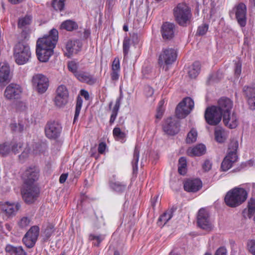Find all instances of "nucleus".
<instances>
[{
    "label": "nucleus",
    "mask_w": 255,
    "mask_h": 255,
    "mask_svg": "<svg viewBox=\"0 0 255 255\" xmlns=\"http://www.w3.org/2000/svg\"><path fill=\"white\" fill-rule=\"evenodd\" d=\"M58 39V32L57 29L53 28L49 34L43 37L39 38L37 41L36 46L45 48L46 49H53Z\"/></svg>",
    "instance_id": "5"
},
{
    "label": "nucleus",
    "mask_w": 255,
    "mask_h": 255,
    "mask_svg": "<svg viewBox=\"0 0 255 255\" xmlns=\"http://www.w3.org/2000/svg\"><path fill=\"white\" fill-rule=\"evenodd\" d=\"M65 0H53L52 6L56 10L61 11L63 9Z\"/></svg>",
    "instance_id": "51"
},
{
    "label": "nucleus",
    "mask_w": 255,
    "mask_h": 255,
    "mask_svg": "<svg viewBox=\"0 0 255 255\" xmlns=\"http://www.w3.org/2000/svg\"><path fill=\"white\" fill-rule=\"evenodd\" d=\"M105 239V236L102 235H95L94 234H90L89 236V240L90 241L96 240V243H94V245L95 246L99 247L101 243Z\"/></svg>",
    "instance_id": "47"
},
{
    "label": "nucleus",
    "mask_w": 255,
    "mask_h": 255,
    "mask_svg": "<svg viewBox=\"0 0 255 255\" xmlns=\"http://www.w3.org/2000/svg\"><path fill=\"white\" fill-rule=\"evenodd\" d=\"M248 102L250 109L254 110L255 109V96L253 97L248 98Z\"/></svg>",
    "instance_id": "62"
},
{
    "label": "nucleus",
    "mask_w": 255,
    "mask_h": 255,
    "mask_svg": "<svg viewBox=\"0 0 255 255\" xmlns=\"http://www.w3.org/2000/svg\"><path fill=\"white\" fill-rule=\"evenodd\" d=\"M198 225L200 228H201L203 230H204L208 232L210 231L213 228L212 225L211 223L209 218L205 220H203L202 223L198 224Z\"/></svg>",
    "instance_id": "44"
},
{
    "label": "nucleus",
    "mask_w": 255,
    "mask_h": 255,
    "mask_svg": "<svg viewBox=\"0 0 255 255\" xmlns=\"http://www.w3.org/2000/svg\"><path fill=\"white\" fill-rule=\"evenodd\" d=\"M215 255H227V250L224 247H220L216 251Z\"/></svg>",
    "instance_id": "64"
},
{
    "label": "nucleus",
    "mask_w": 255,
    "mask_h": 255,
    "mask_svg": "<svg viewBox=\"0 0 255 255\" xmlns=\"http://www.w3.org/2000/svg\"><path fill=\"white\" fill-rule=\"evenodd\" d=\"M187 162L184 157H181L178 161V172L181 175H185L186 173Z\"/></svg>",
    "instance_id": "37"
},
{
    "label": "nucleus",
    "mask_w": 255,
    "mask_h": 255,
    "mask_svg": "<svg viewBox=\"0 0 255 255\" xmlns=\"http://www.w3.org/2000/svg\"><path fill=\"white\" fill-rule=\"evenodd\" d=\"M54 226L52 224L48 223L46 227L44 229L43 232L44 237V241L48 240L54 233Z\"/></svg>",
    "instance_id": "35"
},
{
    "label": "nucleus",
    "mask_w": 255,
    "mask_h": 255,
    "mask_svg": "<svg viewBox=\"0 0 255 255\" xmlns=\"http://www.w3.org/2000/svg\"><path fill=\"white\" fill-rule=\"evenodd\" d=\"M139 148L136 146L134 148L133 153V158L132 161L133 173L134 174L137 172L138 167L137 163L139 159Z\"/></svg>",
    "instance_id": "34"
},
{
    "label": "nucleus",
    "mask_w": 255,
    "mask_h": 255,
    "mask_svg": "<svg viewBox=\"0 0 255 255\" xmlns=\"http://www.w3.org/2000/svg\"><path fill=\"white\" fill-rule=\"evenodd\" d=\"M244 94L246 95L247 98L253 97L255 96V88L249 87L245 86L243 89Z\"/></svg>",
    "instance_id": "53"
},
{
    "label": "nucleus",
    "mask_w": 255,
    "mask_h": 255,
    "mask_svg": "<svg viewBox=\"0 0 255 255\" xmlns=\"http://www.w3.org/2000/svg\"><path fill=\"white\" fill-rule=\"evenodd\" d=\"M61 28L67 31H72L78 28V25L72 20H67L62 22L61 25Z\"/></svg>",
    "instance_id": "33"
},
{
    "label": "nucleus",
    "mask_w": 255,
    "mask_h": 255,
    "mask_svg": "<svg viewBox=\"0 0 255 255\" xmlns=\"http://www.w3.org/2000/svg\"><path fill=\"white\" fill-rule=\"evenodd\" d=\"M197 132L194 129H192L188 133L186 138V142L188 143H191L195 142L197 139Z\"/></svg>",
    "instance_id": "49"
},
{
    "label": "nucleus",
    "mask_w": 255,
    "mask_h": 255,
    "mask_svg": "<svg viewBox=\"0 0 255 255\" xmlns=\"http://www.w3.org/2000/svg\"><path fill=\"white\" fill-rule=\"evenodd\" d=\"M11 151L9 142H4L0 144V154L4 156L7 155Z\"/></svg>",
    "instance_id": "45"
},
{
    "label": "nucleus",
    "mask_w": 255,
    "mask_h": 255,
    "mask_svg": "<svg viewBox=\"0 0 255 255\" xmlns=\"http://www.w3.org/2000/svg\"><path fill=\"white\" fill-rule=\"evenodd\" d=\"M173 15L176 22L182 26L190 22L192 15L190 8L184 2L177 4L173 9Z\"/></svg>",
    "instance_id": "2"
},
{
    "label": "nucleus",
    "mask_w": 255,
    "mask_h": 255,
    "mask_svg": "<svg viewBox=\"0 0 255 255\" xmlns=\"http://www.w3.org/2000/svg\"><path fill=\"white\" fill-rule=\"evenodd\" d=\"M39 170L35 166L27 168L22 174L24 184H34L39 177Z\"/></svg>",
    "instance_id": "10"
},
{
    "label": "nucleus",
    "mask_w": 255,
    "mask_h": 255,
    "mask_svg": "<svg viewBox=\"0 0 255 255\" xmlns=\"http://www.w3.org/2000/svg\"><path fill=\"white\" fill-rule=\"evenodd\" d=\"M208 29V25L207 24H203L202 25L199 26L197 34L199 35H204Z\"/></svg>",
    "instance_id": "58"
},
{
    "label": "nucleus",
    "mask_w": 255,
    "mask_h": 255,
    "mask_svg": "<svg viewBox=\"0 0 255 255\" xmlns=\"http://www.w3.org/2000/svg\"><path fill=\"white\" fill-rule=\"evenodd\" d=\"M181 105H183L188 110H190V112L194 107V101L191 98L187 97L184 98L183 100L180 103V106Z\"/></svg>",
    "instance_id": "43"
},
{
    "label": "nucleus",
    "mask_w": 255,
    "mask_h": 255,
    "mask_svg": "<svg viewBox=\"0 0 255 255\" xmlns=\"http://www.w3.org/2000/svg\"><path fill=\"white\" fill-rule=\"evenodd\" d=\"M82 44L79 40H68L66 44V52L65 55L70 57L74 52L76 53L80 50Z\"/></svg>",
    "instance_id": "19"
},
{
    "label": "nucleus",
    "mask_w": 255,
    "mask_h": 255,
    "mask_svg": "<svg viewBox=\"0 0 255 255\" xmlns=\"http://www.w3.org/2000/svg\"><path fill=\"white\" fill-rule=\"evenodd\" d=\"M21 193L24 202L27 204H31L36 200L39 190L34 184H23Z\"/></svg>",
    "instance_id": "6"
},
{
    "label": "nucleus",
    "mask_w": 255,
    "mask_h": 255,
    "mask_svg": "<svg viewBox=\"0 0 255 255\" xmlns=\"http://www.w3.org/2000/svg\"><path fill=\"white\" fill-rule=\"evenodd\" d=\"M10 80V68L6 63H0V82H9Z\"/></svg>",
    "instance_id": "22"
},
{
    "label": "nucleus",
    "mask_w": 255,
    "mask_h": 255,
    "mask_svg": "<svg viewBox=\"0 0 255 255\" xmlns=\"http://www.w3.org/2000/svg\"><path fill=\"white\" fill-rule=\"evenodd\" d=\"M179 127L180 124L178 121L171 118H168L166 119L163 126V129L167 134L174 135L179 132Z\"/></svg>",
    "instance_id": "12"
},
{
    "label": "nucleus",
    "mask_w": 255,
    "mask_h": 255,
    "mask_svg": "<svg viewBox=\"0 0 255 255\" xmlns=\"http://www.w3.org/2000/svg\"><path fill=\"white\" fill-rule=\"evenodd\" d=\"M21 92V88L19 85L10 84L5 90L4 96L9 100L16 99L19 98Z\"/></svg>",
    "instance_id": "13"
},
{
    "label": "nucleus",
    "mask_w": 255,
    "mask_h": 255,
    "mask_svg": "<svg viewBox=\"0 0 255 255\" xmlns=\"http://www.w3.org/2000/svg\"><path fill=\"white\" fill-rule=\"evenodd\" d=\"M31 56L29 46L26 44L19 42L13 49V57L15 62L18 65H23L27 63Z\"/></svg>",
    "instance_id": "3"
},
{
    "label": "nucleus",
    "mask_w": 255,
    "mask_h": 255,
    "mask_svg": "<svg viewBox=\"0 0 255 255\" xmlns=\"http://www.w3.org/2000/svg\"><path fill=\"white\" fill-rule=\"evenodd\" d=\"M175 25L170 22H166L163 23L161 32L162 38L165 40H170L174 36Z\"/></svg>",
    "instance_id": "15"
},
{
    "label": "nucleus",
    "mask_w": 255,
    "mask_h": 255,
    "mask_svg": "<svg viewBox=\"0 0 255 255\" xmlns=\"http://www.w3.org/2000/svg\"><path fill=\"white\" fill-rule=\"evenodd\" d=\"M209 218V214L204 208L199 210L197 216V224H202V220Z\"/></svg>",
    "instance_id": "42"
},
{
    "label": "nucleus",
    "mask_w": 255,
    "mask_h": 255,
    "mask_svg": "<svg viewBox=\"0 0 255 255\" xmlns=\"http://www.w3.org/2000/svg\"><path fill=\"white\" fill-rule=\"evenodd\" d=\"M176 210V208L172 207L170 210L164 212L159 218L158 222H164L165 225L172 217L173 213Z\"/></svg>",
    "instance_id": "32"
},
{
    "label": "nucleus",
    "mask_w": 255,
    "mask_h": 255,
    "mask_svg": "<svg viewBox=\"0 0 255 255\" xmlns=\"http://www.w3.org/2000/svg\"><path fill=\"white\" fill-rule=\"evenodd\" d=\"M190 113V110H188L183 105L180 106V103L177 105L175 114L176 116L179 119H182L186 117Z\"/></svg>",
    "instance_id": "30"
},
{
    "label": "nucleus",
    "mask_w": 255,
    "mask_h": 255,
    "mask_svg": "<svg viewBox=\"0 0 255 255\" xmlns=\"http://www.w3.org/2000/svg\"><path fill=\"white\" fill-rule=\"evenodd\" d=\"M10 143L11 151L16 154L22 150L23 143L20 141L13 140Z\"/></svg>",
    "instance_id": "36"
},
{
    "label": "nucleus",
    "mask_w": 255,
    "mask_h": 255,
    "mask_svg": "<svg viewBox=\"0 0 255 255\" xmlns=\"http://www.w3.org/2000/svg\"><path fill=\"white\" fill-rule=\"evenodd\" d=\"M11 130L16 133H20L24 129V125L22 123H12L10 125Z\"/></svg>",
    "instance_id": "50"
},
{
    "label": "nucleus",
    "mask_w": 255,
    "mask_h": 255,
    "mask_svg": "<svg viewBox=\"0 0 255 255\" xmlns=\"http://www.w3.org/2000/svg\"><path fill=\"white\" fill-rule=\"evenodd\" d=\"M202 182L198 179L188 180L184 184L185 191L190 192H196L202 187Z\"/></svg>",
    "instance_id": "20"
},
{
    "label": "nucleus",
    "mask_w": 255,
    "mask_h": 255,
    "mask_svg": "<svg viewBox=\"0 0 255 255\" xmlns=\"http://www.w3.org/2000/svg\"><path fill=\"white\" fill-rule=\"evenodd\" d=\"M68 68L70 71L72 72L75 77L80 71H78V64L74 61H70L68 63Z\"/></svg>",
    "instance_id": "52"
},
{
    "label": "nucleus",
    "mask_w": 255,
    "mask_h": 255,
    "mask_svg": "<svg viewBox=\"0 0 255 255\" xmlns=\"http://www.w3.org/2000/svg\"><path fill=\"white\" fill-rule=\"evenodd\" d=\"M113 135L115 137L119 140H120L121 142H125V138L126 137V134L122 131L120 128L116 127L114 128L113 131Z\"/></svg>",
    "instance_id": "39"
},
{
    "label": "nucleus",
    "mask_w": 255,
    "mask_h": 255,
    "mask_svg": "<svg viewBox=\"0 0 255 255\" xmlns=\"http://www.w3.org/2000/svg\"><path fill=\"white\" fill-rule=\"evenodd\" d=\"M46 136L52 140L59 138L62 131L61 124L58 121H51L47 122L44 128Z\"/></svg>",
    "instance_id": "7"
},
{
    "label": "nucleus",
    "mask_w": 255,
    "mask_h": 255,
    "mask_svg": "<svg viewBox=\"0 0 255 255\" xmlns=\"http://www.w3.org/2000/svg\"><path fill=\"white\" fill-rule=\"evenodd\" d=\"M222 116L221 111L215 106L207 107L204 114L206 123L213 126H217L220 123Z\"/></svg>",
    "instance_id": "8"
},
{
    "label": "nucleus",
    "mask_w": 255,
    "mask_h": 255,
    "mask_svg": "<svg viewBox=\"0 0 255 255\" xmlns=\"http://www.w3.org/2000/svg\"><path fill=\"white\" fill-rule=\"evenodd\" d=\"M200 67L201 65L199 62L196 61L194 62L188 71L189 77L191 78H195L199 73Z\"/></svg>",
    "instance_id": "29"
},
{
    "label": "nucleus",
    "mask_w": 255,
    "mask_h": 255,
    "mask_svg": "<svg viewBox=\"0 0 255 255\" xmlns=\"http://www.w3.org/2000/svg\"><path fill=\"white\" fill-rule=\"evenodd\" d=\"M235 74L237 77H239L242 71V62L239 60L238 61L235 62Z\"/></svg>",
    "instance_id": "60"
},
{
    "label": "nucleus",
    "mask_w": 255,
    "mask_h": 255,
    "mask_svg": "<svg viewBox=\"0 0 255 255\" xmlns=\"http://www.w3.org/2000/svg\"><path fill=\"white\" fill-rule=\"evenodd\" d=\"M234 9L235 10L236 17L238 23L242 27H244L247 21V6L243 2L239 3L237 5Z\"/></svg>",
    "instance_id": "11"
},
{
    "label": "nucleus",
    "mask_w": 255,
    "mask_h": 255,
    "mask_svg": "<svg viewBox=\"0 0 255 255\" xmlns=\"http://www.w3.org/2000/svg\"><path fill=\"white\" fill-rule=\"evenodd\" d=\"M177 54L176 50L172 48H166L162 49L159 56L158 64L160 67L164 68L166 66L165 70H168L167 66L174 63L177 58Z\"/></svg>",
    "instance_id": "4"
},
{
    "label": "nucleus",
    "mask_w": 255,
    "mask_h": 255,
    "mask_svg": "<svg viewBox=\"0 0 255 255\" xmlns=\"http://www.w3.org/2000/svg\"><path fill=\"white\" fill-rule=\"evenodd\" d=\"M36 53L39 60L41 62H47L53 53V49H46L36 46Z\"/></svg>",
    "instance_id": "18"
},
{
    "label": "nucleus",
    "mask_w": 255,
    "mask_h": 255,
    "mask_svg": "<svg viewBox=\"0 0 255 255\" xmlns=\"http://www.w3.org/2000/svg\"><path fill=\"white\" fill-rule=\"evenodd\" d=\"M238 141L236 140H232L231 141L229 146V151L237 153V149L238 148Z\"/></svg>",
    "instance_id": "56"
},
{
    "label": "nucleus",
    "mask_w": 255,
    "mask_h": 255,
    "mask_svg": "<svg viewBox=\"0 0 255 255\" xmlns=\"http://www.w3.org/2000/svg\"><path fill=\"white\" fill-rule=\"evenodd\" d=\"M80 81L92 85L96 82V79L93 76L85 72L80 71L76 77Z\"/></svg>",
    "instance_id": "25"
},
{
    "label": "nucleus",
    "mask_w": 255,
    "mask_h": 255,
    "mask_svg": "<svg viewBox=\"0 0 255 255\" xmlns=\"http://www.w3.org/2000/svg\"><path fill=\"white\" fill-rule=\"evenodd\" d=\"M212 167V164L209 160H206L203 164L202 165V168L205 171H209Z\"/></svg>",
    "instance_id": "63"
},
{
    "label": "nucleus",
    "mask_w": 255,
    "mask_h": 255,
    "mask_svg": "<svg viewBox=\"0 0 255 255\" xmlns=\"http://www.w3.org/2000/svg\"><path fill=\"white\" fill-rule=\"evenodd\" d=\"M83 103V100L82 98L78 96L77 98V101H76V108H75V115L74 118V123H75L76 121L77 120L79 114L80 113V111L81 109V107L82 106Z\"/></svg>",
    "instance_id": "41"
},
{
    "label": "nucleus",
    "mask_w": 255,
    "mask_h": 255,
    "mask_svg": "<svg viewBox=\"0 0 255 255\" xmlns=\"http://www.w3.org/2000/svg\"><path fill=\"white\" fill-rule=\"evenodd\" d=\"M20 205L17 203L10 204L8 202L4 203H0V209L5 215L8 217L13 216L15 215L16 213L19 210Z\"/></svg>",
    "instance_id": "16"
},
{
    "label": "nucleus",
    "mask_w": 255,
    "mask_h": 255,
    "mask_svg": "<svg viewBox=\"0 0 255 255\" xmlns=\"http://www.w3.org/2000/svg\"><path fill=\"white\" fill-rule=\"evenodd\" d=\"M57 95L68 98V92L66 87L64 85L59 86L57 89Z\"/></svg>",
    "instance_id": "54"
},
{
    "label": "nucleus",
    "mask_w": 255,
    "mask_h": 255,
    "mask_svg": "<svg viewBox=\"0 0 255 255\" xmlns=\"http://www.w3.org/2000/svg\"><path fill=\"white\" fill-rule=\"evenodd\" d=\"M122 99V95H121V96L116 100L115 105L112 109V106L113 105V102H111L109 103V109L110 110H112V114H111L110 120L109 121L110 125H112L114 123V122L117 118V115H118V113L120 107Z\"/></svg>",
    "instance_id": "24"
},
{
    "label": "nucleus",
    "mask_w": 255,
    "mask_h": 255,
    "mask_svg": "<svg viewBox=\"0 0 255 255\" xmlns=\"http://www.w3.org/2000/svg\"><path fill=\"white\" fill-rule=\"evenodd\" d=\"M238 159L237 154L232 152H228L222 162L221 169L223 171L228 170L232 167L233 164L237 161Z\"/></svg>",
    "instance_id": "14"
},
{
    "label": "nucleus",
    "mask_w": 255,
    "mask_h": 255,
    "mask_svg": "<svg viewBox=\"0 0 255 255\" xmlns=\"http://www.w3.org/2000/svg\"><path fill=\"white\" fill-rule=\"evenodd\" d=\"M248 196L247 191L242 188H235L226 194L224 200L227 205L236 207L244 202Z\"/></svg>",
    "instance_id": "1"
},
{
    "label": "nucleus",
    "mask_w": 255,
    "mask_h": 255,
    "mask_svg": "<svg viewBox=\"0 0 255 255\" xmlns=\"http://www.w3.org/2000/svg\"><path fill=\"white\" fill-rule=\"evenodd\" d=\"M233 107L232 101L227 98L223 97L220 98L218 102V106H216L222 114L229 113Z\"/></svg>",
    "instance_id": "17"
},
{
    "label": "nucleus",
    "mask_w": 255,
    "mask_h": 255,
    "mask_svg": "<svg viewBox=\"0 0 255 255\" xmlns=\"http://www.w3.org/2000/svg\"><path fill=\"white\" fill-rule=\"evenodd\" d=\"M223 121L224 125L230 128H234L237 127L238 124V119L235 114L230 115V112L227 114L223 115Z\"/></svg>",
    "instance_id": "21"
},
{
    "label": "nucleus",
    "mask_w": 255,
    "mask_h": 255,
    "mask_svg": "<svg viewBox=\"0 0 255 255\" xmlns=\"http://www.w3.org/2000/svg\"><path fill=\"white\" fill-rule=\"evenodd\" d=\"M5 251L10 255H27L26 252L21 246L15 247L11 245H7L5 248Z\"/></svg>",
    "instance_id": "26"
},
{
    "label": "nucleus",
    "mask_w": 255,
    "mask_h": 255,
    "mask_svg": "<svg viewBox=\"0 0 255 255\" xmlns=\"http://www.w3.org/2000/svg\"><path fill=\"white\" fill-rule=\"evenodd\" d=\"M130 39L128 37L125 38L123 41V52L124 56H126L128 53L130 47Z\"/></svg>",
    "instance_id": "55"
},
{
    "label": "nucleus",
    "mask_w": 255,
    "mask_h": 255,
    "mask_svg": "<svg viewBox=\"0 0 255 255\" xmlns=\"http://www.w3.org/2000/svg\"><path fill=\"white\" fill-rule=\"evenodd\" d=\"M33 86L39 93H44L49 86L48 78L42 74H36L33 75L32 79Z\"/></svg>",
    "instance_id": "9"
},
{
    "label": "nucleus",
    "mask_w": 255,
    "mask_h": 255,
    "mask_svg": "<svg viewBox=\"0 0 255 255\" xmlns=\"http://www.w3.org/2000/svg\"><path fill=\"white\" fill-rule=\"evenodd\" d=\"M30 219L28 217H22L18 222L19 226L21 228H24L28 226L30 223Z\"/></svg>",
    "instance_id": "59"
},
{
    "label": "nucleus",
    "mask_w": 255,
    "mask_h": 255,
    "mask_svg": "<svg viewBox=\"0 0 255 255\" xmlns=\"http://www.w3.org/2000/svg\"><path fill=\"white\" fill-rule=\"evenodd\" d=\"M112 71H120V60L118 58H115L113 61L112 65Z\"/></svg>",
    "instance_id": "61"
},
{
    "label": "nucleus",
    "mask_w": 255,
    "mask_h": 255,
    "mask_svg": "<svg viewBox=\"0 0 255 255\" xmlns=\"http://www.w3.org/2000/svg\"><path fill=\"white\" fill-rule=\"evenodd\" d=\"M68 101V98L64 97L60 95H56L55 98V105L59 107H62L65 105Z\"/></svg>",
    "instance_id": "48"
},
{
    "label": "nucleus",
    "mask_w": 255,
    "mask_h": 255,
    "mask_svg": "<svg viewBox=\"0 0 255 255\" xmlns=\"http://www.w3.org/2000/svg\"><path fill=\"white\" fill-rule=\"evenodd\" d=\"M247 249L253 255H255V240H250L248 241Z\"/></svg>",
    "instance_id": "57"
},
{
    "label": "nucleus",
    "mask_w": 255,
    "mask_h": 255,
    "mask_svg": "<svg viewBox=\"0 0 255 255\" xmlns=\"http://www.w3.org/2000/svg\"><path fill=\"white\" fill-rule=\"evenodd\" d=\"M215 137L217 141L223 142L226 139L225 130L221 127H217L215 130Z\"/></svg>",
    "instance_id": "31"
},
{
    "label": "nucleus",
    "mask_w": 255,
    "mask_h": 255,
    "mask_svg": "<svg viewBox=\"0 0 255 255\" xmlns=\"http://www.w3.org/2000/svg\"><path fill=\"white\" fill-rule=\"evenodd\" d=\"M39 234V228L37 226H33L30 228L29 231L26 233L25 235L28 236L37 240Z\"/></svg>",
    "instance_id": "40"
},
{
    "label": "nucleus",
    "mask_w": 255,
    "mask_h": 255,
    "mask_svg": "<svg viewBox=\"0 0 255 255\" xmlns=\"http://www.w3.org/2000/svg\"><path fill=\"white\" fill-rule=\"evenodd\" d=\"M206 152V146L203 144H199L187 149V154L190 156H199Z\"/></svg>",
    "instance_id": "23"
},
{
    "label": "nucleus",
    "mask_w": 255,
    "mask_h": 255,
    "mask_svg": "<svg viewBox=\"0 0 255 255\" xmlns=\"http://www.w3.org/2000/svg\"><path fill=\"white\" fill-rule=\"evenodd\" d=\"M255 213V200L251 199L249 202L248 209H245L243 211L244 216L251 218Z\"/></svg>",
    "instance_id": "28"
},
{
    "label": "nucleus",
    "mask_w": 255,
    "mask_h": 255,
    "mask_svg": "<svg viewBox=\"0 0 255 255\" xmlns=\"http://www.w3.org/2000/svg\"><path fill=\"white\" fill-rule=\"evenodd\" d=\"M37 240L28 236L24 235L22 239L23 244L28 248H32L35 244Z\"/></svg>",
    "instance_id": "46"
},
{
    "label": "nucleus",
    "mask_w": 255,
    "mask_h": 255,
    "mask_svg": "<svg viewBox=\"0 0 255 255\" xmlns=\"http://www.w3.org/2000/svg\"><path fill=\"white\" fill-rule=\"evenodd\" d=\"M109 185L111 189L119 193L124 192L127 187L126 184L119 181H114L111 180L109 182Z\"/></svg>",
    "instance_id": "27"
},
{
    "label": "nucleus",
    "mask_w": 255,
    "mask_h": 255,
    "mask_svg": "<svg viewBox=\"0 0 255 255\" xmlns=\"http://www.w3.org/2000/svg\"><path fill=\"white\" fill-rule=\"evenodd\" d=\"M32 17L30 15H26L23 17L20 18L18 22V27L20 28H24L30 24Z\"/></svg>",
    "instance_id": "38"
}]
</instances>
